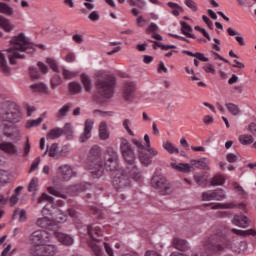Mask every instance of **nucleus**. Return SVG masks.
<instances>
[{
  "mask_svg": "<svg viewBox=\"0 0 256 256\" xmlns=\"http://www.w3.org/2000/svg\"><path fill=\"white\" fill-rule=\"evenodd\" d=\"M190 165L196 167L197 169H209V165L205 162V158L200 160H191Z\"/></svg>",
  "mask_w": 256,
  "mask_h": 256,
  "instance_id": "473e14b6",
  "label": "nucleus"
},
{
  "mask_svg": "<svg viewBox=\"0 0 256 256\" xmlns=\"http://www.w3.org/2000/svg\"><path fill=\"white\" fill-rule=\"evenodd\" d=\"M43 201H48V203H53L55 198L53 196L48 195L47 193H42L41 197L38 199V203H43Z\"/></svg>",
  "mask_w": 256,
  "mask_h": 256,
  "instance_id": "3c124183",
  "label": "nucleus"
},
{
  "mask_svg": "<svg viewBox=\"0 0 256 256\" xmlns=\"http://www.w3.org/2000/svg\"><path fill=\"white\" fill-rule=\"evenodd\" d=\"M238 139L241 145H251L254 141L253 136L249 134L240 135Z\"/></svg>",
  "mask_w": 256,
  "mask_h": 256,
  "instance_id": "e433bc0d",
  "label": "nucleus"
},
{
  "mask_svg": "<svg viewBox=\"0 0 256 256\" xmlns=\"http://www.w3.org/2000/svg\"><path fill=\"white\" fill-rule=\"evenodd\" d=\"M57 149H59L58 144L57 143H53L50 146V149H48L49 153V157H57Z\"/></svg>",
  "mask_w": 256,
  "mask_h": 256,
  "instance_id": "5fc2aeb1",
  "label": "nucleus"
},
{
  "mask_svg": "<svg viewBox=\"0 0 256 256\" xmlns=\"http://www.w3.org/2000/svg\"><path fill=\"white\" fill-rule=\"evenodd\" d=\"M88 160L98 169L96 172L98 177L103 175V169H106V171H117L119 169V154L111 147L105 151L103 161L101 159V147L97 145L93 146L90 149Z\"/></svg>",
  "mask_w": 256,
  "mask_h": 256,
  "instance_id": "f257e3e1",
  "label": "nucleus"
},
{
  "mask_svg": "<svg viewBox=\"0 0 256 256\" xmlns=\"http://www.w3.org/2000/svg\"><path fill=\"white\" fill-rule=\"evenodd\" d=\"M227 245V239L223 235L213 234L205 242L204 246L208 251H221Z\"/></svg>",
  "mask_w": 256,
  "mask_h": 256,
  "instance_id": "0eeeda50",
  "label": "nucleus"
},
{
  "mask_svg": "<svg viewBox=\"0 0 256 256\" xmlns=\"http://www.w3.org/2000/svg\"><path fill=\"white\" fill-rule=\"evenodd\" d=\"M202 201H215L214 190L203 192Z\"/></svg>",
  "mask_w": 256,
  "mask_h": 256,
  "instance_id": "a18cd8bd",
  "label": "nucleus"
},
{
  "mask_svg": "<svg viewBox=\"0 0 256 256\" xmlns=\"http://www.w3.org/2000/svg\"><path fill=\"white\" fill-rule=\"evenodd\" d=\"M112 185L116 191H127L131 189V179L123 174L122 170L114 176Z\"/></svg>",
  "mask_w": 256,
  "mask_h": 256,
  "instance_id": "1a4fd4ad",
  "label": "nucleus"
},
{
  "mask_svg": "<svg viewBox=\"0 0 256 256\" xmlns=\"http://www.w3.org/2000/svg\"><path fill=\"white\" fill-rule=\"evenodd\" d=\"M59 85H61V77L59 75H55L51 80V87L52 89H56Z\"/></svg>",
  "mask_w": 256,
  "mask_h": 256,
  "instance_id": "6e6d98bb",
  "label": "nucleus"
},
{
  "mask_svg": "<svg viewBox=\"0 0 256 256\" xmlns=\"http://www.w3.org/2000/svg\"><path fill=\"white\" fill-rule=\"evenodd\" d=\"M226 161H228V163H237V155H235L233 153L227 154Z\"/></svg>",
  "mask_w": 256,
  "mask_h": 256,
  "instance_id": "e2e57ef3",
  "label": "nucleus"
},
{
  "mask_svg": "<svg viewBox=\"0 0 256 256\" xmlns=\"http://www.w3.org/2000/svg\"><path fill=\"white\" fill-rule=\"evenodd\" d=\"M72 39L75 43H77L78 45H81V43H83V35L81 34H74L72 36Z\"/></svg>",
  "mask_w": 256,
  "mask_h": 256,
  "instance_id": "69168bd1",
  "label": "nucleus"
},
{
  "mask_svg": "<svg viewBox=\"0 0 256 256\" xmlns=\"http://www.w3.org/2000/svg\"><path fill=\"white\" fill-rule=\"evenodd\" d=\"M99 12L97 11H93L88 15V19H90V21H99Z\"/></svg>",
  "mask_w": 256,
  "mask_h": 256,
  "instance_id": "0e129e2a",
  "label": "nucleus"
},
{
  "mask_svg": "<svg viewBox=\"0 0 256 256\" xmlns=\"http://www.w3.org/2000/svg\"><path fill=\"white\" fill-rule=\"evenodd\" d=\"M30 253L33 256H54L57 254V246L53 244L34 245L31 247Z\"/></svg>",
  "mask_w": 256,
  "mask_h": 256,
  "instance_id": "6e6552de",
  "label": "nucleus"
},
{
  "mask_svg": "<svg viewBox=\"0 0 256 256\" xmlns=\"http://www.w3.org/2000/svg\"><path fill=\"white\" fill-rule=\"evenodd\" d=\"M154 43H156L157 47L162 49V51H169V49H177V46L175 45H165L160 42H154Z\"/></svg>",
  "mask_w": 256,
  "mask_h": 256,
  "instance_id": "4d7b16f0",
  "label": "nucleus"
},
{
  "mask_svg": "<svg viewBox=\"0 0 256 256\" xmlns=\"http://www.w3.org/2000/svg\"><path fill=\"white\" fill-rule=\"evenodd\" d=\"M0 71L4 75H11V68L7 66V59H5V54L0 51Z\"/></svg>",
  "mask_w": 256,
  "mask_h": 256,
  "instance_id": "393cba45",
  "label": "nucleus"
},
{
  "mask_svg": "<svg viewBox=\"0 0 256 256\" xmlns=\"http://www.w3.org/2000/svg\"><path fill=\"white\" fill-rule=\"evenodd\" d=\"M10 45L11 47L6 51L7 53H12V55H8V59L11 65H15V63H17L15 59H25V54H19L17 51L25 53L27 49H31V43L27 37H25L24 33H20L18 36L12 37L10 40Z\"/></svg>",
  "mask_w": 256,
  "mask_h": 256,
  "instance_id": "f03ea898",
  "label": "nucleus"
},
{
  "mask_svg": "<svg viewBox=\"0 0 256 256\" xmlns=\"http://www.w3.org/2000/svg\"><path fill=\"white\" fill-rule=\"evenodd\" d=\"M75 58H76L75 53L70 52V53H68V54L66 55L65 61H66L67 63H73V62H75Z\"/></svg>",
  "mask_w": 256,
  "mask_h": 256,
  "instance_id": "338daca9",
  "label": "nucleus"
},
{
  "mask_svg": "<svg viewBox=\"0 0 256 256\" xmlns=\"http://www.w3.org/2000/svg\"><path fill=\"white\" fill-rule=\"evenodd\" d=\"M115 83H117V78L109 74H100L97 76L95 82V89L104 99H111L115 95Z\"/></svg>",
  "mask_w": 256,
  "mask_h": 256,
  "instance_id": "7ed1b4c3",
  "label": "nucleus"
},
{
  "mask_svg": "<svg viewBox=\"0 0 256 256\" xmlns=\"http://www.w3.org/2000/svg\"><path fill=\"white\" fill-rule=\"evenodd\" d=\"M209 183L211 187H221V185H225V176L222 174H215L210 180Z\"/></svg>",
  "mask_w": 256,
  "mask_h": 256,
  "instance_id": "b1692460",
  "label": "nucleus"
},
{
  "mask_svg": "<svg viewBox=\"0 0 256 256\" xmlns=\"http://www.w3.org/2000/svg\"><path fill=\"white\" fill-rule=\"evenodd\" d=\"M81 81H82V84L84 85L85 91H87V93H91V90L93 89L91 78H89L87 74H82Z\"/></svg>",
  "mask_w": 256,
  "mask_h": 256,
  "instance_id": "2f4dec72",
  "label": "nucleus"
},
{
  "mask_svg": "<svg viewBox=\"0 0 256 256\" xmlns=\"http://www.w3.org/2000/svg\"><path fill=\"white\" fill-rule=\"evenodd\" d=\"M4 136L12 140L19 139V129L13 124L4 123Z\"/></svg>",
  "mask_w": 256,
  "mask_h": 256,
  "instance_id": "dca6fc26",
  "label": "nucleus"
},
{
  "mask_svg": "<svg viewBox=\"0 0 256 256\" xmlns=\"http://www.w3.org/2000/svg\"><path fill=\"white\" fill-rule=\"evenodd\" d=\"M120 151L127 165H135V162L137 161V154H135V150H133V146H131L129 140L122 139L120 143Z\"/></svg>",
  "mask_w": 256,
  "mask_h": 256,
  "instance_id": "423d86ee",
  "label": "nucleus"
},
{
  "mask_svg": "<svg viewBox=\"0 0 256 256\" xmlns=\"http://www.w3.org/2000/svg\"><path fill=\"white\" fill-rule=\"evenodd\" d=\"M61 135H63V128H54L47 133L46 139L47 140L59 139Z\"/></svg>",
  "mask_w": 256,
  "mask_h": 256,
  "instance_id": "bb28decb",
  "label": "nucleus"
},
{
  "mask_svg": "<svg viewBox=\"0 0 256 256\" xmlns=\"http://www.w3.org/2000/svg\"><path fill=\"white\" fill-rule=\"evenodd\" d=\"M95 121L93 119H87L85 121L84 132L80 135V143H85L88 139L91 138V131H93V125Z\"/></svg>",
  "mask_w": 256,
  "mask_h": 256,
  "instance_id": "2eb2a0df",
  "label": "nucleus"
},
{
  "mask_svg": "<svg viewBox=\"0 0 256 256\" xmlns=\"http://www.w3.org/2000/svg\"><path fill=\"white\" fill-rule=\"evenodd\" d=\"M194 181L199 185V187H205L208 183L207 177L204 175H194Z\"/></svg>",
  "mask_w": 256,
  "mask_h": 256,
  "instance_id": "a19ab883",
  "label": "nucleus"
},
{
  "mask_svg": "<svg viewBox=\"0 0 256 256\" xmlns=\"http://www.w3.org/2000/svg\"><path fill=\"white\" fill-rule=\"evenodd\" d=\"M71 111V103L64 105L62 108L59 109L57 113V117H66L67 113Z\"/></svg>",
  "mask_w": 256,
  "mask_h": 256,
  "instance_id": "37998d69",
  "label": "nucleus"
},
{
  "mask_svg": "<svg viewBox=\"0 0 256 256\" xmlns=\"http://www.w3.org/2000/svg\"><path fill=\"white\" fill-rule=\"evenodd\" d=\"M0 13L4 15L11 16L13 15V8H11L8 4L0 2Z\"/></svg>",
  "mask_w": 256,
  "mask_h": 256,
  "instance_id": "4c0bfd02",
  "label": "nucleus"
},
{
  "mask_svg": "<svg viewBox=\"0 0 256 256\" xmlns=\"http://www.w3.org/2000/svg\"><path fill=\"white\" fill-rule=\"evenodd\" d=\"M120 171H122L126 177L133 179V181H141V179H143V171H141L137 166L130 165Z\"/></svg>",
  "mask_w": 256,
  "mask_h": 256,
  "instance_id": "f8f14e48",
  "label": "nucleus"
},
{
  "mask_svg": "<svg viewBox=\"0 0 256 256\" xmlns=\"http://www.w3.org/2000/svg\"><path fill=\"white\" fill-rule=\"evenodd\" d=\"M226 108L228 109L229 113H231L232 115L237 116V115H240L241 113V109L239 108V106L233 103H227Z\"/></svg>",
  "mask_w": 256,
  "mask_h": 256,
  "instance_id": "58836bf2",
  "label": "nucleus"
},
{
  "mask_svg": "<svg viewBox=\"0 0 256 256\" xmlns=\"http://www.w3.org/2000/svg\"><path fill=\"white\" fill-rule=\"evenodd\" d=\"M87 233L92 239V242L89 243L93 253L95 256H103V251H101V247L95 243L101 242V237H103V230L99 226L95 225H88L87 226Z\"/></svg>",
  "mask_w": 256,
  "mask_h": 256,
  "instance_id": "39448f33",
  "label": "nucleus"
},
{
  "mask_svg": "<svg viewBox=\"0 0 256 256\" xmlns=\"http://www.w3.org/2000/svg\"><path fill=\"white\" fill-rule=\"evenodd\" d=\"M62 75L64 77V79H73V77H75L77 74H75L74 72L67 70V69H63Z\"/></svg>",
  "mask_w": 256,
  "mask_h": 256,
  "instance_id": "13d9d810",
  "label": "nucleus"
},
{
  "mask_svg": "<svg viewBox=\"0 0 256 256\" xmlns=\"http://www.w3.org/2000/svg\"><path fill=\"white\" fill-rule=\"evenodd\" d=\"M36 224L42 229H47L51 225V220L47 217H42L37 220Z\"/></svg>",
  "mask_w": 256,
  "mask_h": 256,
  "instance_id": "ea45409f",
  "label": "nucleus"
},
{
  "mask_svg": "<svg viewBox=\"0 0 256 256\" xmlns=\"http://www.w3.org/2000/svg\"><path fill=\"white\" fill-rule=\"evenodd\" d=\"M167 5L170 7V9H174L172 11V15H174V17H179V12L185 13V9L175 2H168Z\"/></svg>",
  "mask_w": 256,
  "mask_h": 256,
  "instance_id": "c756f323",
  "label": "nucleus"
},
{
  "mask_svg": "<svg viewBox=\"0 0 256 256\" xmlns=\"http://www.w3.org/2000/svg\"><path fill=\"white\" fill-rule=\"evenodd\" d=\"M56 237L58 241L66 247H71V245H73V237H71L69 234L58 232L56 233Z\"/></svg>",
  "mask_w": 256,
  "mask_h": 256,
  "instance_id": "aec40b11",
  "label": "nucleus"
},
{
  "mask_svg": "<svg viewBox=\"0 0 256 256\" xmlns=\"http://www.w3.org/2000/svg\"><path fill=\"white\" fill-rule=\"evenodd\" d=\"M30 89L35 90L37 93H45V91H47V86H45L43 83H36L32 84Z\"/></svg>",
  "mask_w": 256,
  "mask_h": 256,
  "instance_id": "c03bdc74",
  "label": "nucleus"
},
{
  "mask_svg": "<svg viewBox=\"0 0 256 256\" xmlns=\"http://www.w3.org/2000/svg\"><path fill=\"white\" fill-rule=\"evenodd\" d=\"M0 28L3 29L6 33H11L13 29H15V25L11 24V21L9 19L2 16L0 19Z\"/></svg>",
  "mask_w": 256,
  "mask_h": 256,
  "instance_id": "a878e982",
  "label": "nucleus"
},
{
  "mask_svg": "<svg viewBox=\"0 0 256 256\" xmlns=\"http://www.w3.org/2000/svg\"><path fill=\"white\" fill-rule=\"evenodd\" d=\"M58 173L62 179V181H69L71 177H76L77 173L73 172L71 166L64 164L58 168Z\"/></svg>",
  "mask_w": 256,
  "mask_h": 256,
  "instance_id": "4468645a",
  "label": "nucleus"
},
{
  "mask_svg": "<svg viewBox=\"0 0 256 256\" xmlns=\"http://www.w3.org/2000/svg\"><path fill=\"white\" fill-rule=\"evenodd\" d=\"M29 73L32 81H35V79H41V73H39L37 68L33 66L29 67Z\"/></svg>",
  "mask_w": 256,
  "mask_h": 256,
  "instance_id": "49530a36",
  "label": "nucleus"
},
{
  "mask_svg": "<svg viewBox=\"0 0 256 256\" xmlns=\"http://www.w3.org/2000/svg\"><path fill=\"white\" fill-rule=\"evenodd\" d=\"M231 232L235 235H240L242 237H247V235H252L253 237H256V230L255 229H248V230H238V229H231Z\"/></svg>",
  "mask_w": 256,
  "mask_h": 256,
  "instance_id": "7c9ffc66",
  "label": "nucleus"
},
{
  "mask_svg": "<svg viewBox=\"0 0 256 256\" xmlns=\"http://www.w3.org/2000/svg\"><path fill=\"white\" fill-rule=\"evenodd\" d=\"M157 31H159V26L153 22L150 23V25L145 30L147 35H151V33H157Z\"/></svg>",
  "mask_w": 256,
  "mask_h": 256,
  "instance_id": "8fccbe9b",
  "label": "nucleus"
},
{
  "mask_svg": "<svg viewBox=\"0 0 256 256\" xmlns=\"http://www.w3.org/2000/svg\"><path fill=\"white\" fill-rule=\"evenodd\" d=\"M248 131L252 133V135H256V123L252 122L248 126Z\"/></svg>",
  "mask_w": 256,
  "mask_h": 256,
  "instance_id": "774afa93",
  "label": "nucleus"
},
{
  "mask_svg": "<svg viewBox=\"0 0 256 256\" xmlns=\"http://www.w3.org/2000/svg\"><path fill=\"white\" fill-rule=\"evenodd\" d=\"M39 163H41V158L37 157L31 164L29 173H33V171H35V169H37L39 167Z\"/></svg>",
  "mask_w": 256,
  "mask_h": 256,
  "instance_id": "bf43d9fd",
  "label": "nucleus"
},
{
  "mask_svg": "<svg viewBox=\"0 0 256 256\" xmlns=\"http://www.w3.org/2000/svg\"><path fill=\"white\" fill-rule=\"evenodd\" d=\"M68 89L72 95H77L81 91V84L77 82H70L68 84Z\"/></svg>",
  "mask_w": 256,
  "mask_h": 256,
  "instance_id": "f704fd0d",
  "label": "nucleus"
},
{
  "mask_svg": "<svg viewBox=\"0 0 256 256\" xmlns=\"http://www.w3.org/2000/svg\"><path fill=\"white\" fill-rule=\"evenodd\" d=\"M3 121H8V123H19L21 120V111H19V106L17 104H10L5 113H2Z\"/></svg>",
  "mask_w": 256,
  "mask_h": 256,
  "instance_id": "9d476101",
  "label": "nucleus"
},
{
  "mask_svg": "<svg viewBox=\"0 0 256 256\" xmlns=\"http://www.w3.org/2000/svg\"><path fill=\"white\" fill-rule=\"evenodd\" d=\"M38 185H39V178L33 177L28 185V192L33 193V191H37Z\"/></svg>",
  "mask_w": 256,
  "mask_h": 256,
  "instance_id": "79ce46f5",
  "label": "nucleus"
},
{
  "mask_svg": "<svg viewBox=\"0 0 256 256\" xmlns=\"http://www.w3.org/2000/svg\"><path fill=\"white\" fill-rule=\"evenodd\" d=\"M138 157L140 159V163L144 167H149V165L153 163V158L143 150H138Z\"/></svg>",
  "mask_w": 256,
  "mask_h": 256,
  "instance_id": "4be33fe9",
  "label": "nucleus"
},
{
  "mask_svg": "<svg viewBox=\"0 0 256 256\" xmlns=\"http://www.w3.org/2000/svg\"><path fill=\"white\" fill-rule=\"evenodd\" d=\"M131 7H138V9H143L145 7V2L143 0H128Z\"/></svg>",
  "mask_w": 256,
  "mask_h": 256,
  "instance_id": "09e8293b",
  "label": "nucleus"
},
{
  "mask_svg": "<svg viewBox=\"0 0 256 256\" xmlns=\"http://www.w3.org/2000/svg\"><path fill=\"white\" fill-rule=\"evenodd\" d=\"M43 123V117H39L36 120H29L26 124L27 129H31V127H37Z\"/></svg>",
  "mask_w": 256,
  "mask_h": 256,
  "instance_id": "de8ad7c7",
  "label": "nucleus"
},
{
  "mask_svg": "<svg viewBox=\"0 0 256 256\" xmlns=\"http://www.w3.org/2000/svg\"><path fill=\"white\" fill-rule=\"evenodd\" d=\"M137 86L134 82H125L123 86V97L125 101H131L135 97Z\"/></svg>",
  "mask_w": 256,
  "mask_h": 256,
  "instance_id": "ddd939ff",
  "label": "nucleus"
},
{
  "mask_svg": "<svg viewBox=\"0 0 256 256\" xmlns=\"http://www.w3.org/2000/svg\"><path fill=\"white\" fill-rule=\"evenodd\" d=\"M173 248L182 252L189 251V243H187L186 240H183L180 238H174Z\"/></svg>",
  "mask_w": 256,
  "mask_h": 256,
  "instance_id": "6ab92c4d",
  "label": "nucleus"
},
{
  "mask_svg": "<svg viewBox=\"0 0 256 256\" xmlns=\"http://www.w3.org/2000/svg\"><path fill=\"white\" fill-rule=\"evenodd\" d=\"M185 5L191 9V11H193L194 13H197L198 11V7H197V3H195V1L193 0H185Z\"/></svg>",
  "mask_w": 256,
  "mask_h": 256,
  "instance_id": "603ef678",
  "label": "nucleus"
},
{
  "mask_svg": "<svg viewBox=\"0 0 256 256\" xmlns=\"http://www.w3.org/2000/svg\"><path fill=\"white\" fill-rule=\"evenodd\" d=\"M67 191L70 195L75 197L78 193H83V191H87V186L85 184H76L70 185L67 187Z\"/></svg>",
  "mask_w": 256,
  "mask_h": 256,
  "instance_id": "412c9836",
  "label": "nucleus"
},
{
  "mask_svg": "<svg viewBox=\"0 0 256 256\" xmlns=\"http://www.w3.org/2000/svg\"><path fill=\"white\" fill-rule=\"evenodd\" d=\"M99 137L102 141L109 139V132L107 131V122H101L99 125Z\"/></svg>",
  "mask_w": 256,
  "mask_h": 256,
  "instance_id": "c85d7f7f",
  "label": "nucleus"
},
{
  "mask_svg": "<svg viewBox=\"0 0 256 256\" xmlns=\"http://www.w3.org/2000/svg\"><path fill=\"white\" fill-rule=\"evenodd\" d=\"M181 25V33L185 35L186 37H189L190 39H196L193 33V28L185 21L180 22Z\"/></svg>",
  "mask_w": 256,
  "mask_h": 256,
  "instance_id": "5701e85b",
  "label": "nucleus"
},
{
  "mask_svg": "<svg viewBox=\"0 0 256 256\" xmlns=\"http://www.w3.org/2000/svg\"><path fill=\"white\" fill-rule=\"evenodd\" d=\"M29 241L33 245H45L51 241V234L45 230H36L29 236Z\"/></svg>",
  "mask_w": 256,
  "mask_h": 256,
  "instance_id": "9b49d317",
  "label": "nucleus"
},
{
  "mask_svg": "<svg viewBox=\"0 0 256 256\" xmlns=\"http://www.w3.org/2000/svg\"><path fill=\"white\" fill-rule=\"evenodd\" d=\"M151 187L156 189L160 195H172L173 191H175L173 184H171L165 176L159 174H154L152 176Z\"/></svg>",
  "mask_w": 256,
  "mask_h": 256,
  "instance_id": "20e7f679",
  "label": "nucleus"
},
{
  "mask_svg": "<svg viewBox=\"0 0 256 256\" xmlns=\"http://www.w3.org/2000/svg\"><path fill=\"white\" fill-rule=\"evenodd\" d=\"M0 150L8 155H17L18 153L17 146L11 142L0 143Z\"/></svg>",
  "mask_w": 256,
  "mask_h": 256,
  "instance_id": "f3484780",
  "label": "nucleus"
},
{
  "mask_svg": "<svg viewBox=\"0 0 256 256\" xmlns=\"http://www.w3.org/2000/svg\"><path fill=\"white\" fill-rule=\"evenodd\" d=\"M163 149L173 155V153L179 154V149L173 145V143L167 141L163 144Z\"/></svg>",
  "mask_w": 256,
  "mask_h": 256,
  "instance_id": "c9c22d12",
  "label": "nucleus"
},
{
  "mask_svg": "<svg viewBox=\"0 0 256 256\" xmlns=\"http://www.w3.org/2000/svg\"><path fill=\"white\" fill-rule=\"evenodd\" d=\"M23 151L24 157H28L29 153H31V143H29V138L26 140Z\"/></svg>",
  "mask_w": 256,
  "mask_h": 256,
  "instance_id": "680f3d73",
  "label": "nucleus"
},
{
  "mask_svg": "<svg viewBox=\"0 0 256 256\" xmlns=\"http://www.w3.org/2000/svg\"><path fill=\"white\" fill-rule=\"evenodd\" d=\"M232 223L237 227H242V229L249 227V223L247 222V216H242L241 218L235 216L232 220Z\"/></svg>",
  "mask_w": 256,
  "mask_h": 256,
  "instance_id": "cd10ccee",
  "label": "nucleus"
},
{
  "mask_svg": "<svg viewBox=\"0 0 256 256\" xmlns=\"http://www.w3.org/2000/svg\"><path fill=\"white\" fill-rule=\"evenodd\" d=\"M213 191H214V201H224V199H227L225 190H223L221 188H217Z\"/></svg>",
  "mask_w": 256,
  "mask_h": 256,
  "instance_id": "72a5a7b5",
  "label": "nucleus"
},
{
  "mask_svg": "<svg viewBox=\"0 0 256 256\" xmlns=\"http://www.w3.org/2000/svg\"><path fill=\"white\" fill-rule=\"evenodd\" d=\"M63 135H73V129L71 128L70 123H66L64 128H63Z\"/></svg>",
  "mask_w": 256,
  "mask_h": 256,
  "instance_id": "052dcab7",
  "label": "nucleus"
},
{
  "mask_svg": "<svg viewBox=\"0 0 256 256\" xmlns=\"http://www.w3.org/2000/svg\"><path fill=\"white\" fill-rule=\"evenodd\" d=\"M46 63L50 65V69H53L56 73H59V66L57 65V62L53 58H47Z\"/></svg>",
  "mask_w": 256,
  "mask_h": 256,
  "instance_id": "864d4df0",
  "label": "nucleus"
},
{
  "mask_svg": "<svg viewBox=\"0 0 256 256\" xmlns=\"http://www.w3.org/2000/svg\"><path fill=\"white\" fill-rule=\"evenodd\" d=\"M170 166L179 173H191L193 171V166L189 163H171Z\"/></svg>",
  "mask_w": 256,
  "mask_h": 256,
  "instance_id": "a211bd4d",
  "label": "nucleus"
}]
</instances>
